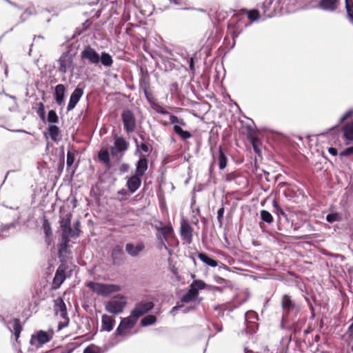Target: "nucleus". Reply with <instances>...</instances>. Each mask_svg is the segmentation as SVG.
<instances>
[{"label":"nucleus","instance_id":"f257e3e1","mask_svg":"<svg viewBox=\"0 0 353 353\" xmlns=\"http://www.w3.org/2000/svg\"><path fill=\"white\" fill-rule=\"evenodd\" d=\"M154 109L159 114H169L170 123L174 125V132L183 140H186L192 137V134L190 132L183 130L181 128V126L185 125V122L183 119L179 118L175 115L170 114L168 110L160 105L156 104Z\"/></svg>","mask_w":353,"mask_h":353},{"label":"nucleus","instance_id":"f03ea898","mask_svg":"<svg viewBox=\"0 0 353 353\" xmlns=\"http://www.w3.org/2000/svg\"><path fill=\"white\" fill-rule=\"evenodd\" d=\"M283 321H292L300 312L301 306L288 294L281 299Z\"/></svg>","mask_w":353,"mask_h":353},{"label":"nucleus","instance_id":"7ed1b4c3","mask_svg":"<svg viewBox=\"0 0 353 353\" xmlns=\"http://www.w3.org/2000/svg\"><path fill=\"white\" fill-rule=\"evenodd\" d=\"M53 310L55 316L61 319L58 323V330H60L66 327L69 324L70 319L68 315L66 305L61 297H58L54 300Z\"/></svg>","mask_w":353,"mask_h":353},{"label":"nucleus","instance_id":"20e7f679","mask_svg":"<svg viewBox=\"0 0 353 353\" xmlns=\"http://www.w3.org/2000/svg\"><path fill=\"white\" fill-rule=\"evenodd\" d=\"M138 319L133 316L132 313L129 316L122 318L114 332L115 336H121L123 339L130 336L131 335L130 330L134 327Z\"/></svg>","mask_w":353,"mask_h":353},{"label":"nucleus","instance_id":"39448f33","mask_svg":"<svg viewBox=\"0 0 353 353\" xmlns=\"http://www.w3.org/2000/svg\"><path fill=\"white\" fill-rule=\"evenodd\" d=\"M126 304L125 297L119 294L113 296L106 302L105 309L109 313L119 314L123 312Z\"/></svg>","mask_w":353,"mask_h":353},{"label":"nucleus","instance_id":"423d86ee","mask_svg":"<svg viewBox=\"0 0 353 353\" xmlns=\"http://www.w3.org/2000/svg\"><path fill=\"white\" fill-rule=\"evenodd\" d=\"M86 285L92 292L101 296H108L121 290V288L115 284H105L93 281L87 283Z\"/></svg>","mask_w":353,"mask_h":353},{"label":"nucleus","instance_id":"0eeeda50","mask_svg":"<svg viewBox=\"0 0 353 353\" xmlns=\"http://www.w3.org/2000/svg\"><path fill=\"white\" fill-rule=\"evenodd\" d=\"M128 147L129 143L123 137L114 134V145L110 149V153L112 157H116L117 159L121 160Z\"/></svg>","mask_w":353,"mask_h":353},{"label":"nucleus","instance_id":"6e6552de","mask_svg":"<svg viewBox=\"0 0 353 353\" xmlns=\"http://www.w3.org/2000/svg\"><path fill=\"white\" fill-rule=\"evenodd\" d=\"M205 283L201 280L194 281L190 286V289L181 299L183 303H190L194 301L199 293V290L204 289Z\"/></svg>","mask_w":353,"mask_h":353},{"label":"nucleus","instance_id":"1a4fd4ad","mask_svg":"<svg viewBox=\"0 0 353 353\" xmlns=\"http://www.w3.org/2000/svg\"><path fill=\"white\" fill-rule=\"evenodd\" d=\"M74 55L70 50L63 52L58 59V70L62 74H65L68 70L73 69Z\"/></svg>","mask_w":353,"mask_h":353},{"label":"nucleus","instance_id":"9d476101","mask_svg":"<svg viewBox=\"0 0 353 353\" xmlns=\"http://www.w3.org/2000/svg\"><path fill=\"white\" fill-rule=\"evenodd\" d=\"M80 57L82 61L88 63L98 65L100 63V55L95 49L90 46H85L81 52Z\"/></svg>","mask_w":353,"mask_h":353},{"label":"nucleus","instance_id":"9b49d317","mask_svg":"<svg viewBox=\"0 0 353 353\" xmlns=\"http://www.w3.org/2000/svg\"><path fill=\"white\" fill-rule=\"evenodd\" d=\"M121 119L123 124V128L128 134L134 132L137 125V121L134 113L129 110H125L121 114Z\"/></svg>","mask_w":353,"mask_h":353},{"label":"nucleus","instance_id":"f8f14e48","mask_svg":"<svg viewBox=\"0 0 353 353\" xmlns=\"http://www.w3.org/2000/svg\"><path fill=\"white\" fill-rule=\"evenodd\" d=\"M341 4L340 0H319L316 8L327 12H335Z\"/></svg>","mask_w":353,"mask_h":353},{"label":"nucleus","instance_id":"ddd939ff","mask_svg":"<svg viewBox=\"0 0 353 353\" xmlns=\"http://www.w3.org/2000/svg\"><path fill=\"white\" fill-rule=\"evenodd\" d=\"M66 266L64 264H61L55 273L54 277L52 281V288L54 290H57L59 288L61 285V284L64 282L65 280V271H66Z\"/></svg>","mask_w":353,"mask_h":353},{"label":"nucleus","instance_id":"4468645a","mask_svg":"<svg viewBox=\"0 0 353 353\" xmlns=\"http://www.w3.org/2000/svg\"><path fill=\"white\" fill-rule=\"evenodd\" d=\"M52 339V334L44 331H39L36 335H32L30 343L31 345L38 347L49 342Z\"/></svg>","mask_w":353,"mask_h":353},{"label":"nucleus","instance_id":"2eb2a0df","mask_svg":"<svg viewBox=\"0 0 353 353\" xmlns=\"http://www.w3.org/2000/svg\"><path fill=\"white\" fill-rule=\"evenodd\" d=\"M153 307L154 304L151 301L141 302L135 306V307L132 310L131 313L133 316L139 319L140 316L150 311Z\"/></svg>","mask_w":353,"mask_h":353},{"label":"nucleus","instance_id":"dca6fc26","mask_svg":"<svg viewBox=\"0 0 353 353\" xmlns=\"http://www.w3.org/2000/svg\"><path fill=\"white\" fill-rule=\"evenodd\" d=\"M274 0H265L261 5L263 20L271 18L276 14L274 8H272V3Z\"/></svg>","mask_w":353,"mask_h":353},{"label":"nucleus","instance_id":"f3484780","mask_svg":"<svg viewBox=\"0 0 353 353\" xmlns=\"http://www.w3.org/2000/svg\"><path fill=\"white\" fill-rule=\"evenodd\" d=\"M83 94V90L80 88H77L71 94L70 101L68 104L67 110L70 111L73 110L79 101L80 99Z\"/></svg>","mask_w":353,"mask_h":353},{"label":"nucleus","instance_id":"a211bd4d","mask_svg":"<svg viewBox=\"0 0 353 353\" xmlns=\"http://www.w3.org/2000/svg\"><path fill=\"white\" fill-rule=\"evenodd\" d=\"M343 138L346 145L353 141V122L347 123L343 128Z\"/></svg>","mask_w":353,"mask_h":353},{"label":"nucleus","instance_id":"6ab92c4d","mask_svg":"<svg viewBox=\"0 0 353 353\" xmlns=\"http://www.w3.org/2000/svg\"><path fill=\"white\" fill-rule=\"evenodd\" d=\"M257 319V314L254 311H248L245 314V321L247 328L250 332H254L256 327L255 320Z\"/></svg>","mask_w":353,"mask_h":353},{"label":"nucleus","instance_id":"aec40b11","mask_svg":"<svg viewBox=\"0 0 353 353\" xmlns=\"http://www.w3.org/2000/svg\"><path fill=\"white\" fill-rule=\"evenodd\" d=\"M140 176L134 174L127 181V187L131 193L136 192L141 185V179Z\"/></svg>","mask_w":353,"mask_h":353},{"label":"nucleus","instance_id":"412c9836","mask_svg":"<svg viewBox=\"0 0 353 353\" xmlns=\"http://www.w3.org/2000/svg\"><path fill=\"white\" fill-rule=\"evenodd\" d=\"M145 248L143 243H139L134 245L132 243H127L125 245V250L127 253L131 256H137L142 252Z\"/></svg>","mask_w":353,"mask_h":353},{"label":"nucleus","instance_id":"4be33fe9","mask_svg":"<svg viewBox=\"0 0 353 353\" xmlns=\"http://www.w3.org/2000/svg\"><path fill=\"white\" fill-rule=\"evenodd\" d=\"M72 214L67 213L65 215L60 216V228H61L62 232H72L71 228V219H72Z\"/></svg>","mask_w":353,"mask_h":353},{"label":"nucleus","instance_id":"5701e85b","mask_svg":"<svg viewBox=\"0 0 353 353\" xmlns=\"http://www.w3.org/2000/svg\"><path fill=\"white\" fill-rule=\"evenodd\" d=\"M115 323V320L107 314L102 315L101 317V330L110 332L112 330Z\"/></svg>","mask_w":353,"mask_h":353},{"label":"nucleus","instance_id":"b1692460","mask_svg":"<svg viewBox=\"0 0 353 353\" xmlns=\"http://www.w3.org/2000/svg\"><path fill=\"white\" fill-rule=\"evenodd\" d=\"M65 88L63 84H58L55 87L54 90V99L57 103L59 105H62L64 103Z\"/></svg>","mask_w":353,"mask_h":353},{"label":"nucleus","instance_id":"393cba45","mask_svg":"<svg viewBox=\"0 0 353 353\" xmlns=\"http://www.w3.org/2000/svg\"><path fill=\"white\" fill-rule=\"evenodd\" d=\"M148 169V160L145 157H141L136 164V174L142 176Z\"/></svg>","mask_w":353,"mask_h":353},{"label":"nucleus","instance_id":"a878e982","mask_svg":"<svg viewBox=\"0 0 353 353\" xmlns=\"http://www.w3.org/2000/svg\"><path fill=\"white\" fill-rule=\"evenodd\" d=\"M123 254V247L121 245H116L111 252V258L112 259L113 263H118L121 259V256Z\"/></svg>","mask_w":353,"mask_h":353},{"label":"nucleus","instance_id":"bb28decb","mask_svg":"<svg viewBox=\"0 0 353 353\" xmlns=\"http://www.w3.org/2000/svg\"><path fill=\"white\" fill-rule=\"evenodd\" d=\"M48 131L50 139L53 141L58 142L61 140L60 130L57 125H50L48 128Z\"/></svg>","mask_w":353,"mask_h":353},{"label":"nucleus","instance_id":"cd10ccee","mask_svg":"<svg viewBox=\"0 0 353 353\" xmlns=\"http://www.w3.org/2000/svg\"><path fill=\"white\" fill-rule=\"evenodd\" d=\"M158 231L161 232V234H157L161 237L163 238L164 240L167 241L173 234L172 228L170 225L161 226L157 228Z\"/></svg>","mask_w":353,"mask_h":353},{"label":"nucleus","instance_id":"c85d7f7f","mask_svg":"<svg viewBox=\"0 0 353 353\" xmlns=\"http://www.w3.org/2000/svg\"><path fill=\"white\" fill-rule=\"evenodd\" d=\"M198 258L206 265L210 267H216L218 265L217 261L214 259L208 256V255L205 253H199L198 254Z\"/></svg>","mask_w":353,"mask_h":353},{"label":"nucleus","instance_id":"c756f323","mask_svg":"<svg viewBox=\"0 0 353 353\" xmlns=\"http://www.w3.org/2000/svg\"><path fill=\"white\" fill-rule=\"evenodd\" d=\"M218 163L220 170L225 169L228 163V158L225 153L223 152V149L221 146H219V148Z\"/></svg>","mask_w":353,"mask_h":353},{"label":"nucleus","instance_id":"7c9ffc66","mask_svg":"<svg viewBox=\"0 0 353 353\" xmlns=\"http://www.w3.org/2000/svg\"><path fill=\"white\" fill-rule=\"evenodd\" d=\"M98 157L99 161L103 162L107 167H110V154L108 150H101L99 152Z\"/></svg>","mask_w":353,"mask_h":353},{"label":"nucleus","instance_id":"2f4dec72","mask_svg":"<svg viewBox=\"0 0 353 353\" xmlns=\"http://www.w3.org/2000/svg\"><path fill=\"white\" fill-rule=\"evenodd\" d=\"M181 234L182 237L189 243L190 242L192 234V230L189 225H183L181 227Z\"/></svg>","mask_w":353,"mask_h":353},{"label":"nucleus","instance_id":"473e14b6","mask_svg":"<svg viewBox=\"0 0 353 353\" xmlns=\"http://www.w3.org/2000/svg\"><path fill=\"white\" fill-rule=\"evenodd\" d=\"M100 62L105 67H110L113 63L112 57L110 54L103 52L100 55Z\"/></svg>","mask_w":353,"mask_h":353},{"label":"nucleus","instance_id":"72a5a7b5","mask_svg":"<svg viewBox=\"0 0 353 353\" xmlns=\"http://www.w3.org/2000/svg\"><path fill=\"white\" fill-rule=\"evenodd\" d=\"M345 3L347 18L353 24V2L352 0H345Z\"/></svg>","mask_w":353,"mask_h":353},{"label":"nucleus","instance_id":"f704fd0d","mask_svg":"<svg viewBox=\"0 0 353 353\" xmlns=\"http://www.w3.org/2000/svg\"><path fill=\"white\" fill-rule=\"evenodd\" d=\"M13 330H14V334L15 336L16 341H18V339L19 338L21 332L22 330V327L21 325L20 320L18 319H13Z\"/></svg>","mask_w":353,"mask_h":353},{"label":"nucleus","instance_id":"c9c22d12","mask_svg":"<svg viewBox=\"0 0 353 353\" xmlns=\"http://www.w3.org/2000/svg\"><path fill=\"white\" fill-rule=\"evenodd\" d=\"M261 219L263 221L271 224L274 221L273 216L272 214L267 210H263L260 212Z\"/></svg>","mask_w":353,"mask_h":353},{"label":"nucleus","instance_id":"e433bc0d","mask_svg":"<svg viewBox=\"0 0 353 353\" xmlns=\"http://www.w3.org/2000/svg\"><path fill=\"white\" fill-rule=\"evenodd\" d=\"M157 321V318L154 315H148L141 321V326L145 327L154 324Z\"/></svg>","mask_w":353,"mask_h":353},{"label":"nucleus","instance_id":"4c0bfd02","mask_svg":"<svg viewBox=\"0 0 353 353\" xmlns=\"http://www.w3.org/2000/svg\"><path fill=\"white\" fill-rule=\"evenodd\" d=\"M341 215L338 212L328 214L326 216V221L330 223H332L336 221H341Z\"/></svg>","mask_w":353,"mask_h":353},{"label":"nucleus","instance_id":"58836bf2","mask_svg":"<svg viewBox=\"0 0 353 353\" xmlns=\"http://www.w3.org/2000/svg\"><path fill=\"white\" fill-rule=\"evenodd\" d=\"M47 119L48 121L50 123H57L59 121V117L56 112L53 110H51L48 112Z\"/></svg>","mask_w":353,"mask_h":353},{"label":"nucleus","instance_id":"ea45409f","mask_svg":"<svg viewBox=\"0 0 353 353\" xmlns=\"http://www.w3.org/2000/svg\"><path fill=\"white\" fill-rule=\"evenodd\" d=\"M76 238L74 234H72V232H62L61 234V242L65 243V244H68L70 241V238Z\"/></svg>","mask_w":353,"mask_h":353},{"label":"nucleus","instance_id":"a19ab883","mask_svg":"<svg viewBox=\"0 0 353 353\" xmlns=\"http://www.w3.org/2000/svg\"><path fill=\"white\" fill-rule=\"evenodd\" d=\"M248 17L251 21H257L260 18V12L258 10H256V9L250 10L248 13Z\"/></svg>","mask_w":353,"mask_h":353},{"label":"nucleus","instance_id":"79ce46f5","mask_svg":"<svg viewBox=\"0 0 353 353\" xmlns=\"http://www.w3.org/2000/svg\"><path fill=\"white\" fill-rule=\"evenodd\" d=\"M38 108L37 110V113L40 117L41 119H45V106L43 103L39 102L37 103Z\"/></svg>","mask_w":353,"mask_h":353},{"label":"nucleus","instance_id":"37998d69","mask_svg":"<svg viewBox=\"0 0 353 353\" xmlns=\"http://www.w3.org/2000/svg\"><path fill=\"white\" fill-rule=\"evenodd\" d=\"M339 155L341 158L343 157H347V156L353 155V145L345 148L344 150L341 151L339 154Z\"/></svg>","mask_w":353,"mask_h":353},{"label":"nucleus","instance_id":"c03bdc74","mask_svg":"<svg viewBox=\"0 0 353 353\" xmlns=\"http://www.w3.org/2000/svg\"><path fill=\"white\" fill-rule=\"evenodd\" d=\"M83 353H101V352L98 347L88 346L84 349Z\"/></svg>","mask_w":353,"mask_h":353},{"label":"nucleus","instance_id":"a18cd8bd","mask_svg":"<svg viewBox=\"0 0 353 353\" xmlns=\"http://www.w3.org/2000/svg\"><path fill=\"white\" fill-rule=\"evenodd\" d=\"M80 232V222L79 221H77L74 223V230L72 229V233L74 234V236L77 237L79 236Z\"/></svg>","mask_w":353,"mask_h":353},{"label":"nucleus","instance_id":"49530a36","mask_svg":"<svg viewBox=\"0 0 353 353\" xmlns=\"http://www.w3.org/2000/svg\"><path fill=\"white\" fill-rule=\"evenodd\" d=\"M353 114V109L349 110L345 113H344L340 118L339 123H341L345 120L348 119L350 117H351Z\"/></svg>","mask_w":353,"mask_h":353},{"label":"nucleus","instance_id":"de8ad7c7","mask_svg":"<svg viewBox=\"0 0 353 353\" xmlns=\"http://www.w3.org/2000/svg\"><path fill=\"white\" fill-rule=\"evenodd\" d=\"M350 321H352V323L348 327L346 334H347L348 339L350 340H352L353 339V317L351 319Z\"/></svg>","mask_w":353,"mask_h":353},{"label":"nucleus","instance_id":"09e8293b","mask_svg":"<svg viewBox=\"0 0 353 353\" xmlns=\"http://www.w3.org/2000/svg\"><path fill=\"white\" fill-rule=\"evenodd\" d=\"M74 161V156L72 153L68 152L67 154V165L71 166Z\"/></svg>","mask_w":353,"mask_h":353},{"label":"nucleus","instance_id":"8fccbe9b","mask_svg":"<svg viewBox=\"0 0 353 353\" xmlns=\"http://www.w3.org/2000/svg\"><path fill=\"white\" fill-rule=\"evenodd\" d=\"M36 14H37V11H36L35 8L34 6H32V7L28 8L25 10L23 15L30 16V15Z\"/></svg>","mask_w":353,"mask_h":353},{"label":"nucleus","instance_id":"3c124183","mask_svg":"<svg viewBox=\"0 0 353 353\" xmlns=\"http://www.w3.org/2000/svg\"><path fill=\"white\" fill-rule=\"evenodd\" d=\"M225 212L224 208L222 206L221 208L219 209L217 212V219L218 221L221 224L222 223V219L223 217V214Z\"/></svg>","mask_w":353,"mask_h":353},{"label":"nucleus","instance_id":"603ef678","mask_svg":"<svg viewBox=\"0 0 353 353\" xmlns=\"http://www.w3.org/2000/svg\"><path fill=\"white\" fill-rule=\"evenodd\" d=\"M43 226H44L45 234H46V239H47L46 241H48L50 237L52 235L51 228L49 225L44 224Z\"/></svg>","mask_w":353,"mask_h":353},{"label":"nucleus","instance_id":"864d4df0","mask_svg":"<svg viewBox=\"0 0 353 353\" xmlns=\"http://www.w3.org/2000/svg\"><path fill=\"white\" fill-rule=\"evenodd\" d=\"M157 236L158 239L160 241V243H159V248L160 249L163 248L165 250H166L168 252H170V250L168 249V246L165 245V242L163 241V240L161 237V236H159L158 234H157Z\"/></svg>","mask_w":353,"mask_h":353},{"label":"nucleus","instance_id":"5fc2aeb1","mask_svg":"<svg viewBox=\"0 0 353 353\" xmlns=\"http://www.w3.org/2000/svg\"><path fill=\"white\" fill-rule=\"evenodd\" d=\"M183 307V305H177L172 308L170 313L172 315H175L177 313L178 310Z\"/></svg>","mask_w":353,"mask_h":353},{"label":"nucleus","instance_id":"6e6d98bb","mask_svg":"<svg viewBox=\"0 0 353 353\" xmlns=\"http://www.w3.org/2000/svg\"><path fill=\"white\" fill-rule=\"evenodd\" d=\"M229 30L230 31V33L232 34V39L234 40V41H235V39L236 37H238V36L239 35L240 32H237L234 29H232L230 27L229 28Z\"/></svg>","mask_w":353,"mask_h":353},{"label":"nucleus","instance_id":"4d7b16f0","mask_svg":"<svg viewBox=\"0 0 353 353\" xmlns=\"http://www.w3.org/2000/svg\"><path fill=\"white\" fill-rule=\"evenodd\" d=\"M196 308V305H191V306H188V307H184L182 308L183 309V313L184 314H186L190 311H192L194 310V309Z\"/></svg>","mask_w":353,"mask_h":353},{"label":"nucleus","instance_id":"13d9d810","mask_svg":"<svg viewBox=\"0 0 353 353\" xmlns=\"http://www.w3.org/2000/svg\"><path fill=\"white\" fill-rule=\"evenodd\" d=\"M327 151L332 156L336 157L338 155V151L335 148L330 147L327 149Z\"/></svg>","mask_w":353,"mask_h":353},{"label":"nucleus","instance_id":"bf43d9fd","mask_svg":"<svg viewBox=\"0 0 353 353\" xmlns=\"http://www.w3.org/2000/svg\"><path fill=\"white\" fill-rule=\"evenodd\" d=\"M273 206H274V208L275 209H276V210H277V211H278L279 212H280V213H281V214H284V212H283V210H282V209L279 206V205H278V203H277V202H276V200H274V201H273Z\"/></svg>","mask_w":353,"mask_h":353},{"label":"nucleus","instance_id":"052dcab7","mask_svg":"<svg viewBox=\"0 0 353 353\" xmlns=\"http://www.w3.org/2000/svg\"><path fill=\"white\" fill-rule=\"evenodd\" d=\"M141 150L145 152H149V147L148 145L145 143H142L140 145Z\"/></svg>","mask_w":353,"mask_h":353},{"label":"nucleus","instance_id":"680f3d73","mask_svg":"<svg viewBox=\"0 0 353 353\" xmlns=\"http://www.w3.org/2000/svg\"><path fill=\"white\" fill-rule=\"evenodd\" d=\"M128 168H129V167H128V165L127 164H125V163H123V164L121 165V167H120V171H121V172H127V171H128Z\"/></svg>","mask_w":353,"mask_h":353},{"label":"nucleus","instance_id":"e2e57ef3","mask_svg":"<svg viewBox=\"0 0 353 353\" xmlns=\"http://www.w3.org/2000/svg\"><path fill=\"white\" fill-rule=\"evenodd\" d=\"M169 1L177 6H183V0H169Z\"/></svg>","mask_w":353,"mask_h":353},{"label":"nucleus","instance_id":"0e129e2a","mask_svg":"<svg viewBox=\"0 0 353 353\" xmlns=\"http://www.w3.org/2000/svg\"><path fill=\"white\" fill-rule=\"evenodd\" d=\"M189 67L192 71H194V59L193 58H191L189 63Z\"/></svg>","mask_w":353,"mask_h":353},{"label":"nucleus","instance_id":"69168bd1","mask_svg":"<svg viewBox=\"0 0 353 353\" xmlns=\"http://www.w3.org/2000/svg\"><path fill=\"white\" fill-rule=\"evenodd\" d=\"M252 146H253V148H254V150L255 151V152L258 153L259 152V150L256 145V141L255 140H253V141H252Z\"/></svg>","mask_w":353,"mask_h":353},{"label":"nucleus","instance_id":"338daca9","mask_svg":"<svg viewBox=\"0 0 353 353\" xmlns=\"http://www.w3.org/2000/svg\"><path fill=\"white\" fill-rule=\"evenodd\" d=\"M68 244H65V243L61 242L60 244V250H65L67 248Z\"/></svg>","mask_w":353,"mask_h":353},{"label":"nucleus","instance_id":"774afa93","mask_svg":"<svg viewBox=\"0 0 353 353\" xmlns=\"http://www.w3.org/2000/svg\"><path fill=\"white\" fill-rule=\"evenodd\" d=\"M0 322L4 325H6V322L4 318L1 315H0Z\"/></svg>","mask_w":353,"mask_h":353}]
</instances>
